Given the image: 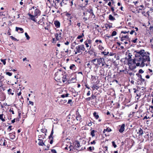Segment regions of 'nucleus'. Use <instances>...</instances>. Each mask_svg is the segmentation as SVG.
<instances>
[{
  "label": "nucleus",
  "mask_w": 153,
  "mask_h": 153,
  "mask_svg": "<svg viewBox=\"0 0 153 153\" xmlns=\"http://www.w3.org/2000/svg\"><path fill=\"white\" fill-rule=\"evenodd\" d=\"M135 56L136 57V58H138L139 57H141L140 56V55L138 54V53H136L135 54Z\"/></svg>",
  "instance_id": "59"
},
{
  "label": "nucleus",
  "mask_w": 153,
  "mask_h": 153,
  "mask_svg": "<svg viewBox=\"0 0 153 153\" xmlns=\"http://www.w3.org/2000/svg\"><path fill=\"white\" fill-rule=\"evenodd\" d=\"M109 19L111 21H114L115 19V18L111 14L109 16Z\"/></svg>",
  "instance_id": "29"
},
{
  "label": "nucleus",
  "mask_w": 153,
  "mask_h": 153,
  "mask_svg": "<svg viewBox=\"0 0 153 153\" xmlns=\"http://www.w3.org/2000/svg\"><path fill=\"white\" fill-rule=\"evenodd\" d=\"M76 49L78 53H82V51H84L85 50L84 45L83 44H81L76 46Z\"/></svg>",
  "instance_id": "3"
},
{
  "label": "nucleus",
  "mask_w": 153,
  "mask_h": 153,
  "mask_svg": "<svg viewBox=\"0 0 153 153\" xmlns=\"http://www.w3.org/2000/svg\"><path fill=\"white\" fill-rule=\"evenodd\" d=\"M138 7L137 9V11H138V13H139V11L140 10H144L145 7L143 5H140L139 6H138Z\"/></svg>",
  "instance_id": "13"
},
{
  "label": "nucleus",
  "mask_w": 153,
  "mask_h": 153,
  "mask_svg": "<svg viewBox=\"0 0 153 153\" xmlns=\"http://www.w3.org/2000/svg\"><path fill=\"white\" fill-rule=\"evenodd\" d=\"M45 137V135L43 134L40 135L38 136L39 139H42V140L44 139Z\"/></svg>",
  "instance_id": "33"
},
{
  "label": "nucleus",
  "mask_w": 153,
  "mask_h": 153,
  "mask_svg": "<svg viewBox=\"0 0 153 153\" xmlns=\"http://www.w3.org/2000/svg\"><path fill=\"white\" fill-rule=\"evenodd\" d=\"M4 114H0V119L3 122L5 121V120L4 118H3V116Z\"/></svg>",
  "instance_id": "37"
},
{
  "label": "nucleus",
  "mask_w": 153,
  "mask_h": 153,
  "mask_svg": "<svg viewBox=\"0 0 153 153\" xmlns=\"http://www.w3.org/2000/svg\"><path fill=\"white\" fill-rule=\"evenodd\" d=\"M136 59H134L132 60L131 59V62H130V63H131V66H129L131 70L134 69L136 68V66L135 65V64H136Z\"/></svg>",
  "instance_id": "6"
},
{
  "label": "nucleus",
  "mask_w": 153,
  "mask_h": 153,
  "mask_svg": "<svg viewBox=\"0 0 153 153\" xmlns=\"http://www.w3.org/2000/svg\"><path fill=\"white\" fill-rule=\"evenodd\" d=\"M70 143L71 145L69 146V148L70 149V151H71L72 150V149H74V146L71 144V143Z\"/></svg>",
  "instance_id": "43"
},
{
  "label": "nucleus",
  "mask_w": 153,
  "mask_h": 153,
  "mask_svg": "<svg viewBox=\"0 0 153 153\" xmlns=\"http://www.w3.org/2000/svg\"><path fill=\"white\" fill-rule=\"evenodd\" d=\"M126 57H125V59L127 60L128 62V63L129 66H131V63H130V62H131V56H132L131 54L129 52H127L126 53Z\"/></svg>",
  "instance_id": "2"
},
{
  "label": "nucleus",
  "mask_w": 153,
  "mask_h": 153,
  "mask_svg": "<svg viewBox=\"0 0 153 153\" xmlns=\"http://www.w3.org/2000/svg\"><path fill=\"white\" fill-rule=\"evenodd\" d=\"M138 72L139 73L142 74L144 72V71L142 69H140Z\"/></svg>",
  "instance_id": "63"
},
{
  "label": "nucleus",
  "mask_w": 153,
  "mask_h": 153,
  "mask_svg": "<svg viewBox=\"0 0 153 153\" xmlns=\"http://www.w3.org/2000/svg\"><path fill=\"white\" fill-rule=\"evenodd\" d=\"M53 2L54 3L55 6H57L58 4V3H60L61 2L60 0H55V1H53Z\"/></svg>",
  "instance_id": "35"
},
{
  "label": "nucleus",
  "mask_w": 153,
  "mask_h": 153,
  "mask_svg": "<svg viewBox=\"0 0 153 153\" xmlns=\"http://www.w3.org/2000/svg\"><path fill=\"white\" fill-rule=\"evenodd\" d=\"M145 51L144 50H141L139 51H135L134 52L138 53V54L141 56L142 57H144L145 54H146V53H144Z\"/></svg>",
  "instance_id": "8"
},
{
  "label": "nucleus",
  "mask_w": 153,
  "mask_h": 153,
  "mask_svg": "<svg viewBox=\"0 0 153 153\" xmlns=\"http://www.w3.org/2000/svg\"><path fill=\"white\" fill-rule=\"evenodd\" d=\"M84 43L86 45V47L87 48H88L89 47V45L86 42H84Z\"/></svg>",
  "instance_id": "62"
},
{
  "label": "nucleus",
  "mask_w": 153,
  "mask_h": 153,
  "mask_svg": "<svg viewBox=\"0 0 153 153\" xmlns=\"http://www.w3.org/2000/svg\"><path fill=\"white\" fill-rule=\"evenodd\" d=\"M6 74L7 75H8L9 76H10L12 75V74L10 72H6Z\"/></svg>",
  "instance_id": "57"
},
{
  "label": "nucleus",
  "mask_w": 153,
  "mask_h": 153,
  "mask_svg": "<svg viewBox=\"0 0 153 153\" xmlns=\"http://www.w3.org/2000/svg\"><path fill=\"white\" fill-rule=\"evenodd\" d=\"M112 24L111 23L109 24H106L105 25V27L106 28V29H110L112 27Z\"/></svg>",
  "instance_id": "22"
},
{
  "label": "nucleus",
  "mask_w": 153,
  "mask_h": 153,
  "mask_svg": "<svg viewBox=\"0 0 153 153\" xmlns=\"http://www.w3.org/2000/svg\"><path fill=\"white\" fill-rule=\"evenodd\" d=\"M122 33H124V31H122L119 36V37L120 38V40L122 41L124 40V36L122 34Z\"/></svg>",
  "instance_id": "17"
},
{
  "label": "nucleus",
  "mask_w": 153,
  "mask_h": 153,
  "mask_svg": "<svg viewBox=\"0 0 153 153\" xmlns=\"http://www.w3.org/2000/svg\"><path fill=\"white\" fill-rule=\"evenodd\" d=\"M67 100H61V102L62 103H64L67 102Z\"/></svg>",
  "instance_id": "58"
},
{
  "label": "nucleus",
  "mask_w": 153,
  "mask_h": 153,
  "mask_svg": "<svg viewBox=\"0 0 153 153\" xmlns=\"http://www.w3.org/2000/svg\"><path fill=\"white\" fill-rule=\"evenodd\" d=\"M96 132V131L94 130H92L91 132V135L92 137H94L95 135L94 134L95 132Z\"/></svg>",
  "instance_id": "34"
},
{
  "label": "nucleus",
  "mask_w": 153,
  "mask_h": 153,
  "mask_svg": "<svg viewBox=\"0 0 153 153\" xmlns=\"http://www.w3.org/2000/svg\"><path fill=\"white\" fill-rule=\"evenodd\" d=\"M53 127L52 129L51 134L48 137V138L50 140L49 143L50 144H52L53 143Z\"/></svg>",
  "instance_id": "5"
},
{
  "label": "nucleus",
  "mask_w": 153,
  "mask_h": 153,
  "mask_svg": "<svg viewBox=\"0 0 153 153\" xmlns=\"http://www.w3.org/2000/svg\"><path fill=\"white\" fill-rule=\"evenodd\" d=\"M149 107V109L150 111L152 112L153 109V106H150Z\"/></svg>",
  "instance_id": "55"
},
{
  "label": "nucleus",
  "mask_w": 153,
  "mask_h": 153,
  "mask_svg": "<svg viewBox=\"0 0 153 153\" xmlns=\"http://www.w3.org/2000/svg\"><path fill=\"white\" fill-rule=\"evenodd\" d=\"M85 42L89 45H91L92 40L90 39H87Z\"/></svg>",
  "instance_id": "36"
},
{
  "label": "nucleus",
  "mask_w": 153,
  "mask_h": 153,
  "mask_svg": "<svg viewBox=\"0 0 153 153\" xmlns=\"http://www.w3.org/2000/svg\"><path fill=\"white\" fill-rule=\"evenodd\" d=\"M54 24L55 27L57 28H59L60 27V22L58 21H56L54 22Z\"/></svg>",
  "instance_id": "16"
},
{
  "label": "nucleus",
  "mask_w": 153,
  "mask_h": 153,
  "mask_svg": "<svg viewBox=\"0 0 153 153\" xmlns=\"http://www.w3.org/2000/svg\"><path fill=\"white\" fill-rule=\"evenodd\" d=\"M66 16L69 18V19H71L73 18V17L71 16V14L68 13H66Z\"/></svg>",
  "instance_id": "27"
},
{
  "label": "nucleus",
  "mask_w": 153,
  "mask_h": 153,
  "mask_svg": "<svg viewBox=\"0 0 153 153\" xmlns=\"http://www.w3.org/2000/svg\"><path fill=\"white\" fill-rule=\"evenodd\" d=\"M87 50H88V51L87 50H85V53H88L89 54L91 53V51H93V49H91V46H90V47L89 48H88Z\"/></svg>",
  "instance_id": "23"
},
{
  "label": "nucleus",
  "mask_w": 153,
  "mask_h": 153,
  "mask_svg": "<svg viewBox=\"0 0 153 153\" xmlns=\"http://www.w3.org/2000/svg\"><path fill=\"white\" fill-rule=\"evenodd\" d=\"M57 41L56 38H53L52 41V42L53 43H55L56 42V41Z\"/></svg>",
  "instance_id": "60"
},
{
  "label": "nucleus",
  "mask_w": 153,
  "mask_h": 153,
  "mask_svg": "<svg viewBox=\"0 0 153 153\" xmlns=\"http://www.w3.org/2000/svg\"><path fill=\"white\" fill-rule=\"evenodd\" d=\"M104 58L102 57L94 59L92 60L91 62L96 66H99L102 65V62H104Z\"/></svg>",
  "instance_id": "1"
},
{
  "label": "nucleus",
  "mask_w": 153,
  "mask_h": 153,
  "mask_svg": "<svg viewBox=\"0 0 153 153\" xmlns=\"http://www.w3.org/2000/svg\"><path fill=\"white\" fill-rule=\"evenodd\" d=\"M16 30L19 33H23L24 30L21 27H16Z\"/></svg>",
  "instance_id": "15"
},
{
  "label": "nucleus",
  "mask_w": 153,
  "mask_h": 153,
  "mask_svg": "<svg viewBox=\"0 0 153 153\" xmlns=\"http://www.w3.org/2000/svg\"><path fill=\"white\" fill-rule=\"evenodd\" d=\"M68 104H70L71 105H72L73 104V102H72V100L70 99L69 100L68 102Z\"/></svg>",
  "instance_id": "52"
},
{
  "label": "nucleus",
  "mask_w": 153,
  "mask_h": 153,
  "mask_svg": "<svg viewBox=\"0 0 153 153\" xmlns=\"http://www.w3.org/2000/svg\"><path fill=\"white\" fill-rule=\"evenodd\" d=\"M41 12L39 9L36 8L35 9L34 11V15L38 17L39 16H40Z\"/></svg>",
  "instance_id": "9"
},
{
  "label": "nucleus",
  "mask_w": 153,
  "mask_h": 153,
  "mask_svg": "<svg viewBox=\"0 0 153 153\" xmlns=\"http://www.w3.org/2000/svg\"><path fill=\"white\" fill-rule=\"evenodd\" d=\"M28 15L30 17V19L33 21L37 22V20L36 19L38 17L34 15H32L30 13H28Z\"/></svg>",
  "instance_id": "7"
},
{
  "label": "nucleus",
  "mask_w": 153,
  "mask_h": 153,
  "mask_svg": "<svg viewBox=\"0 0 153 153\" xmlns=\"http://www.w3.org/2000/svg\"><path fill=\"white\" fill-rule=\"evenodd\" d=\"M94 147H91L90 146L87 148V150L89 151H91L92 150H94Z\"/></svg>",
  "instance_id": "38"
},
{
  "label": "nucleus",
  "mask_w": 153,
  "mask_h": 153,
  "mask_svg": "<svg viewBox=\"0 0 153 153\" xmlns=\"http://www.w3.org/2000/svg\"><path fill=\"white\" fill-rule=\"evenodd\" d=\"M9 111L10 112H12V114H14V111H13V108H11L10 109V110H9Z\"/></svg>",
  "instance_id": "53"
},
{
  "label": "nucleus",
  "mask_w": 153,
  "mask_h": 153,
  "mask_svg": "<svg viewBox=\"0 0 153 153\" xmlns=\"http://www.w3.org/2000/svg\"><path fill=\"white\" fill-rule=\"evenodd\" d=\"M81 146L79 142V141H76L75 142V144L74 145V147L75 148V149L77 151H82L83 150V147H82L80 149Z\"/></svg>",
  "instance_id": "4"
},
{
  "label": "nucleus",
  "mask_w": 153,
  "mask_h": 153,
  "mask_svg": "<svg viewBox=\"0 0 153 153\" xmlns=\"http://www.w3.org/2000/svg\"><path fill=\"white\" fill-rule=\"evenodd\" d=\"M133 3H134V5H135L136 7V8L137 9V7H138V6H139L140 5V3L138 1H137L135 2H133Z\"/></svg>",
  "instance_id": "24"
},
{
  "label": "nucleus",
  "mask_w": 153,
  "mask_h": 153,
  "mask_svg": "<svg viewBox=\"0 0 153 153\" xmlns=\"http://www.w3.org/2000/svg\"><path fill=\"white\" fill-rule=\"evenodd\" d=\"M101 54L102 55L107 56L109 54V52L108 51V50L106 49L104 50V51L101 52Z\"/></svg>",
  "instance_id": "14"
},
{
  "label": "nucleus",
  "mask_w": 153,
  "mask_h": 153,
  "mask_svg": "<svg viewBox=\"0 0 153 153\" xmlns=\"http://www.w3.org/2000/svg\"><path fill=\"white\" fill-rule=\"evenodd\" d=\"M142 58L141 57H139L138 58H136V61L137 63H136V66H139L140 65V62L142 61Z\"/></svg>",
  "instance_id": "11"
},
{
  "label": "nucleus",
  "mask_w": 153,
  "mask_h": 153,
  "mask_svg": "<svg viewBox=\"0 0 153 153\" xmlns=\"http://www.w3.org/2000/svg\"><path fill=\"white\" fill-rule=\"evenodd\" d=\"M139 80L140 81L141 83V85L143 84V83L145 82V79L142 78L141 79H139Z\"/></svg>",
  "instance_id": "45"
},
{
  "label": "nucleus",
  "mask_w": 153,
  "mask_h": 153,
  "mask_svg": "<svg viewBox=\"0 0 153 153\" xmlns=\"http://www.w3.org/2000/svg\"><path fill=\"white\" fill-rule=\"evenodd\" d=\"M56 39L57 41H59L62 38L60 36H59V33H56L55 34Z\"/></svg>",
  "instance_id": "20"
},
{
  "label": "nucleus",
  "mask_w": 153,
  "mask_h": 153,
  "mask_svg": "<svg viewBox=\"0 0 153 153\" xmlns=\"http://www.w3.org/2000/svg\"><path fill=\"white\" fill-rule=\"evenodd\" d=\"M76 81V77L72 78L68 80L69 83H72L75 82Z\"/></svg>",
  "instance_id": "18"
},
{
  "label": "nucleus",
  "mask_w": 153,
  "mask_h": 153,
  "mask_svg": "<svg viewBox=\"0 0 153 153\" xmlns=\"http://www.w3.org/2000/svg\"><path fill=\"white\" fill-rule=\"evenodd\" d=\"M146 54H145V56L144 57H142V59L144 60V61L145 62L147 61L149 63L150 62V58L149 56H148L146 55Z\"/></svg>",
  "instance_id": "10"
},
{
  "label": "nucleus",
  "mask_w": 153,
  "mask_h": 153,
  "mask_svg": "<svg viewBox=\"0 0 153 153\" xmlns=\"http://www.w3.org/2000/svg\"><path fill=\"white\" fill-rule=\"evenodd\" d=\"M124 130V124H123L119 129V131L120 133L123 132Z\"/></svg>",
  "instance_id": "21"
},
{
  "label": "nucleus",
  "mask_w": 153,
  "mask_h": 153,
  "mask_svg": "<svg viewBox=\"0 0 153 153\" xmlns=\"http://www.w3.org/2000/svg\"><path fill=\"white\" fill-rule=\"evenodd\" d=\"M90 62H89L86 65L87 66V67L89 68L90 69H91V68H92V66L91 65H90Z\"/></svg>",
  "instance_id": "51"
},
{
  "label": "nucleus",
  "mask_w": 153,
  "mask_h": 153,
  "mask_svg": "<svg viewBox=\"0 0 153 153\" xmlns=\"http://www.w3.org/2000/svg\"><path fill=\"white\" fill-rule=\"evenodd\" d=\"M25 35L26 37V38L28 40H29L30 39V37L27 32H25Z\"/></svg>",
  "instance_id": "42"
},
{
  "label": "nucleus",
  "mask_w": 153,
  "mask_h": 153,
  "mask_svg": "<svg viewBox=\"0 0 153 153\" xmlns=\"http://www.w3.org/2000/svg\"><path fill=\"white\" fill-rule=\"evenodd\" d=\"M6 59H0V60L1 61V62H2L3 64L4 65H5L6 64Z\"/></svg>",
  "instance_id": "48"
},
{
  "label": "nucleus",
  "mask_w": 153,
  "mask_h": 153,
  "mask_svg": "<svg viewBox=\"0 0 153 153\" xmlns=\"http://www.w3.org/2000/svg\"><path fill=\"white\" fill-rule=\"evenodd\" d=\"M117 34V32L116 31H113L112 34L111 35L112 36H115Z\"/></svg>",
  "instance_id": "49"
},
{
  "label": "nucleus",
  "mask_w": 153,
  "mask_h": 153,
  "mask_svg": "<svg viewBox=\"0 0 153 153\" xmlns=\"http://www.w3.org/2000/svg\"><path fill=\"white\" fill-rule=\"evenodd\" d=\"M41 131L42 133H45L47 132V130L44 128H42L41 130Z\"/></svg>",
  "instance_id": "56"
},
{
  "label": "nucleus",
  "mask_w": 153,
  "mask_h": 153,
  "mask_svg": "<svg viewBox=\"0 0 153 153\" xmlns=\"http://www.w3.org/2000/svg\"><path fill=\"white\" fill-rule=\"evenodd\" d=\"M128 133H126L125 134V136L126 135V137H127L125 139V144L127 142V143H129L131 142V140L130 138V137H128L127 136Z\"/></svg>",
  "instance_id": "12"
},
{
  "label": "nucleus",
  "mask_w": 153,
  "mask_h": 153,
  "mask_svg": "<svg viewBox=\"0 0 153 153\" xmlns=\"http://www.w3.org/2000/svg\"><path fill=\"white\" fill-rule=\"evenodd\" d=\"M111 131V129L110 128H107L106 129H104L103 131V133H104L105 131H107L108 132H110Z\"/></svg>",
  "instance_id": "40"
},
{
  "label": "nucleus",
  "mask_w": 153,
  "mask_h": 153,
  "mask_svg": "<svg viewBox=\"0 0 153 153\" xmlns=\"http://www.w3.org/2000/svg\"><path fill=\"white\" fill-rule=\"evenodd\" d=\"M95 42L96 43H97L98 42H99L100 43H102V41L101 40H99L98 39H97L95 40Z\"/></svg>",
  "instance_id": "54"
},
{
  "label": "nucleus",
  "mask_w": 153,
  "mask_h": 153,
  "mask_svg": "<svg viewBox=\"0 0 153 153\" xmlns=\"http://www.w3.org/2000/svg\"><path fill=\"white\" fill-rule=\"evenodd\" d=\"M92 88L93 89V90H94L95 89L97 90L99 87L97 85H94L92 87Z\"/></svg>",
  "instance_id": "46"
},
{
  "label": "nucleus",
  "mask_w": 153,
  "mask_h": 153,
  "mask_svg": "<svg viewBox=\"0 0 153 153\" xmlns=\"http://www.w3.org/2000/svg\"><path fill=\"white\" fill-rule=\"evenodd\" d=\"M67 1L68 0H62V1L60 3V4H61V6H62V3H63L65 4H66Z\"/></svg>",
  "instance_id": "44"
},
{
  "label": "nucleus",
  "mask_w": 153,
  "mask_h": 153,
  "mask_svg": "<svg viewBox=\"0 0 153 153\" xmlns=\"http://www.w3.org/2000/svg\"><path fill=\"white\" fill-rule=\"evenodd\" d=\"M112 145L114 148H116L117 147V145L115 144L114 141H112Z\"/></svg>",
  "instance_id": "50"
},
{
  "label": "nucleus",
  "mask_w": 153,
  "mask_h": 153,
  "mask_svg": "<svg viewBox=\"0 0 153 153\" xmlns=\"http://www.w3.org/2000/svg\"><path fill=\"white\" fill-rule=\"evenodd\" d=\"M54 121H55V122H54V123L57 124L58 122V120L57 118H56L55 119H54Z\"/></svg>",
  "instance_id": "61"
},
{
  "label": "nucleus",
  "mask_w": 153,
  "mask_h": 153,
  "mask_svg": "<svg viewBox=\"0 0 153 153\" xmlns=\"http://www.w3.org/2000/svg\"><path fill=\"white\" fill-rule=\"evenodd\" d=\"M75 68V66L74 64H72L70 66V68L71 70H74Z\"/></svg>",
  "instance_id": "39"
},
{
  "label": "nucleus",
  "mask_w": 153,
  "mask_h": 153,
  "mask_svg": "<svg viewBox=\"0 0 153 153\" xmlns=\"http://www.w3.org/2000/svg\"><path fill=\"white\" fill-rule=\"evenodd\" d=\"M10 134L11 135H10V139H11L12 140L14 139L15 137V135H12V134Z\"/></svg>",
  "instance_id": "47"
},
{
  "label": "nucleus",
  "mask_w": 153,
  "mask_h": 153,
  "mask_svg": "<svg viewBox=\"0 0 153 153\" xmlns=\"http://www.w3.org/2000/svg\"><path fill=\"white\" fill-rule=\"evenodd\" d=\"M69 94L66 93V94H64L61 95V97L62 98H64L65 97H67L68 96Z\"/></svg>",
  "instance_id": "31"
},
{
  "label": "nucleus",
  "mask_w": 153,
  "mask_h": 153,
  "mask_svg": "<svg viewBox=\"0 0 153 153\" xmlns=\"http://www.w3.org/2000/svg\"><path fill=\"white\" fill-rule=\"evenodd\" d=\"M145 62L144 61V60H143V59L142 60V61L141 62V63L140 64L139 66H140L141 67H143L145 66V64L144 62Z\"/></svg>",
  "instance_id": "32"
},
{
  "label": "nucleus",
  "mask_w": 153,
  "mask_h": 153,
  "mask_svg": "<svg viewBox=\"0 0 153 153\" xmlns=\"http://www.w3.org/2000/svg\"><path fill=\"white\" fill-rule=\"evenodd\" d=\"M51 151L52 153H57L56 150L54 149H52Z\"/></svg>",
  "instance_id": "64"
},
{
  "label": "nucleus",
  "mask_w": 153,
  "mask_h": 153,
  "mask_svg": "<svg viewBox=\"0 0 153 153\" xmlns=\"http://www.w3.org/2000/svg\"><path fill=\"white\" fill-rule=\"evenodd\" d=\"M143 133V130L140 128L139 129L138 132L137 133L139 134V136L141 135H142Z\"/></svg>",
  "instance_id": "26"
},
{
  "label": "nucleus",
  "mask_w": 153,
  "mask_h": 153,
  "mask_svg": "<svg viewBox=\"0 0 153 153\" xmlns=\"http://www.w3.org/2000/svg\"><path fill=\"white\" fill-rule=\"evenodd\" d=\"M98 49L102 51H103L104 49V48L101 45H99L98 46Z\"/></svg>",
  "instance_id": "41"
},
{
  "label": "nucleus",
  "mask_w": 153,
  "mask_h": 153,
  "mask_svg": "<svg viewBox=\"0 0 153 153\" xmlns=\"http://www.w3.org/2000/svg\"><path fill=\"white\" fill-rule=\"evenodd\" d=\"M76 118L78 121H79L80 122L81 121L82 118L81 115H79L76 116Z\"/></svg>",
  "instance_id": "28"
},
{
  "label": "nucleus",
  "mask_w": 153,
  "mask_h": 153,
  "mask_svg": "<svg viewBox=\"0 0 153 153\" xmlns=\"http://www.w3.org/2000/svg\"><path fill=\"white\" fill-rule=\"evenodd\" d=\"M94 116V117L96 119H98L99 117V116L98 114L96 112H94L93 114Z\"/></svg>",
  "instance_id": "25"
},
{
  "label": "nucleus",
  "mask_w": 153,
  "mask_h": 153,
  "mask_svg": "<svg viewBox=\"0 0 153 153\" xmlns=\"http://www.w3.org/2000/svg\"><path fill=\"white\" fill-rule=\"evenodd\" d=\"M38 140H39V142L38 144L39 146H43L45 145L44 143L43 142V141L42 139H39Z\"/></svg>",
  "instance_id": "19"
},
{
  "label": "nucleus",
  "mask_w": 153,
  "mask_h": 153,
  "mask_svg": "<svg viewBox=\"0 0 153 153\" xmlns=\"http://www.w3.org/2000/svg\"><path fill=\"white\" fill-rule=\"evenodd\" d=\"M8 93L9 94H11L12 95H13L14 94V93L13 92H12V90L11 89H9L8 91Z\"/></svg>",
  "instance_id": "30"
}]
</instances>
